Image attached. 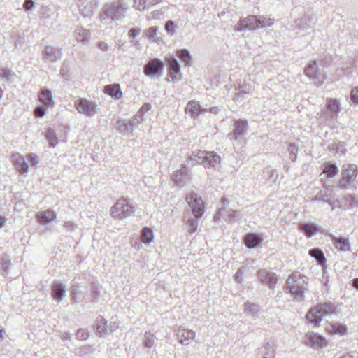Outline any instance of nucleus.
Returning <instances> with one entry per match:
<instances>
[{
  "label": "nucleus",
  "mask_w": 358,
  "mask_h": 358,
  "mask_svg": "<svg viewBox=\"0 0 358 358\" xmlns=\"http://www.w3.org/2000/svg\"><path fill=\"white\" fill-rule=\"evenodd\" d=\"M87 289L86 293L89 291L90 292L91 301H96L100 296V289L99 287V283L92 282L90 284L89 287H86Z\"/></svg>",
  "instance_id": "24"
},
{
  "label": "nucleus",
  "mask_w": 358,
  "mask_h": 358,
  "mask_svg": "<svg viewBox=\"0 0 358 358\" xmlns=\"http://www.w3.org/2000/svg\"><path fill=\"white\" fill-rule=\"evenodd\" d=\"M76 110L80 113H84L91 116L96 112V106L94 102L90 101L85 99H80L75 104Z\"/></svg>",
  "instance_id": "8"
},
{
  "label": "nucleus",
  "mask_w": 358,
  "mask_h": 358,
  "mask_svg": "<svg viewBox=\"0 0 358 358\" xmlns=\"http://www.w3.org/2000/svg\"><path fill=\"white\" fill-rule=\"evenodd\" d=\"M133 213V208L127 199H120L111 208V215L115 217L122 218L129 216Z\"/></svg>",
  "instance_id": "5"
},
{
  "label": "nucleus",
  "mask_w": 358,
  "mask_h": 358,
  "mask_svg": "<svg viewBox=\"0 0 358 358\" xmlns=\"http://www.w3.org/2000/svg\"><path fill=\"white\" fill-rule=\"evenodd\" d=\"M332 327L335 334H343L345 332V329L343 327H335L333 326Z\"/></svg>",
  "instance_id": "45"
},
{
  "label": "nucleus",
  "mask_w": 358,
  "mask_h": 358,
  "mask_svg": "<svg viewBox=\"0 0 358 358\" xmlns=\"http://www.w3.org/2000/svg\"><path fill=\"white\" fill-rule=\"evenodd\" d=\"M263 241V238L257 234L249 233L245 236V244L250 249L257 248Z\"/></svg>",
  "instance_id": "12"
},
{
  "label": "nucleus",
  "mask_w": 358,
  "mask_h": 358,
  "mask_svg": "<svg viewBox=\"0 0 358 358\" xmlns=\"http://www.w3.org/2000/svg\"><path fill=\"white\" fill-rule=\"evenodd\" d=\"M71 334L69 332H65L62 336V339L63 341L71 340Z\"/></svg>",
  "instance_id": "48"
},
{
  "label": "nucleus",
  "mask_w": 358,
  "mask_h": 358,
  "mask_svg": "<svg viewBox=\"0 0 358 358\" xmlns=\"http://www.w3.org/2000/svg\"><path fill=\"white\" fill-rule=\"evenodd\" d=\"M34 6V2L32 0H26L24 3V7L26 10H30Z\"/></svg>",
  "instance_id": "46"
},
{
  "label": "nucleus",
  "mask_w": 358,
  "mask_h": 358,
  "mask_svg": "<svg viewBox=\"0 0 358 358\" xmlns=\"http://www.w3.org/2000/svg\"><path fill=\"white\" fill-rule=\"evenodd\" d=\"M245 312L250 315L257 317H259L261 311V308L259 305L246 302L245 303Z\"/></svg>",
  "instance_id": "27"
},
{
  "label": "nucleus",
  "mask_w": 358,
  "mask_h": 358,
  "mask_svg": "<svg viewBox=\"0 0 358 358\" xmlns=\"http://www.w3.org/2000/svg\"><path fill=\"white\" fill-rule=\"evenodd\" d=\"M3 226H4V225H1V224H0V228H1V227H3Z\"/></svg>",
  "instance_id": "52"
},
{
  "label": "nucleus",
  "mask_w": 358,
  "mask_h": 358,
  "mask_svg": "<svg viewBox=\"0 0 358 358\" xmlns=\"http://www.w3.org/2000/svg\"><path fill=\"white\" fill-rule=\"evenodd\" d=\"M350 98L353 103H358V87L352 90Z\"/></svg>",
  "instance_id": "38"
},
{
  "label": "nucleus",
  "mask_w": 358,
  "mask_h": 358,
  "mask_svg": "<svg viewBox=\"0 0 358 358\" xmlns=\"http://www.w3.org/2000/svg\"><path fill=\"white\" fill-rule=\"evenodd\" d=\"M178 57L186 64L189 65L192 57L189 52L186 49L180 50L177 52Z\"/></svg>",
  "instance_id": "33"
},
{
  "label": "nucleus",
  "mask_w": 358,
  "mask_h": 358,
  "mask_svg": "<svg viewBox=\"0 0 358 358\" xmlns=\"http://www.w3.org/2000/svg\"><path fill=\"white\" fill-rule=\"evenodd\" d=\"M83 290L81 289V286L78 284L74 283L71 286V295L72 296V300L74 303H78V296L80 294L83 293Z\"/></svg>",
  "instance_id": "31"
},
{
  "label": "nucleus",
  "mask_w": 358,
  "mask_h": 358,
  "mask_svg": "<svg viewBox=\"0 0 358 358\" xmlns=\"http://www.w3.org/2000/svg\"><path fill=\"white\" fill-rule=\"evenodd\" d=\"M308 278L299 272H295L286 280L287 289L296 299L301 301L304 293L308 290Z\"/></svg>",
  "instance_id": "1"
},
{
  "label": "nucleus",
  "mask_w": 358,
  "mask_h": 358,
  "mask_svg": "<svg viewBox=\"0 0 358 358\" xmlns=\"http://www.w3.org/2000/svg\"><path fill=\"white\" fill-rule=\"evenodd\" d=\"M257 278L261 282L268 285L269 289H273L278 282V276L275 273L266 269H261L257 272Z\"/></svg>",
  "instance_id": "6"
},
{
  "label": "nucleus",
  "mask_w": 358,
  "mask_h": 358,
  "mask_svg": "<svg viewBox=\"0 0 358 358\" xmlns=\"http://www.w3.org/2000/svg\"><path fill=\"white\" fill-rule=\"evenodd\" d=\"M334 247L341 252L348 251L350 249L348 239L343 237L332 236Z\"/></svg>",
  "instance_id": "17"
},
{
  "label": "nucleus",
  "mask_w": 358,
  "mask_h": 358,
  "mask_svg": "<svg viewBox=\"0 0 358 358\" xmlns=\"http://www.w3.org/2000/svg\"><path fill=\"white\" fill-rule=\"evenodd\" d=\"M11 265L10 259L7 257H3L1 259V266L3 271L7 272Z\"/></svg>",
  "instance_id": "36"
},
{
  "label": "nucleus",
  "mask_w": 358,
  "mask_h": 358,
  "mask_svg": "<svg viewBox=\"0 0 358 358\" xmlns=\"http://www.w3.org/2000/svg\"><path fill=\"white\" fill-rule=\"evenodd\" d=\"M38 220L41 222H51L55 220L56 215L51 210H46L37 214Z\"/></svg>",
  "instance_id": "21"
},
{
  "label": "nucleus",
  "mask_w": 358,
  "mask_h": 358,
  "mask_svg": "<svg viewBox=\"0 0 358 358\" xmlns=\"http://www.w3.org/2000/svg\"><path fill=\"white\" fill-rule=\"evenodd\" d=\"M243 271L242 269H238L235 275V279L237 281V282L241 283L242 282L243 278Z\"/></svg>",
  "instance_id": "40"
},
{
  "label": "nucleus",
  "mask_w": 358,
  "mask_h": 358,
  "mask_svg": "<svg viewBox=\"0 0 358 358\" xmlns=\"http://www.w3.org/2000/svg\"><path fill=\"white\" fill-rule=\"evenodd\" d=\"M352 285L355 288L358 289V278L353 279Z\"/></svg>",
  "instance_id": "49"
},
{
  "label": "nucleus",
  "mask_w": 358,
  "mask_h": 358,
  "mask_svg": "<svg viewBox=\"0 0 358 358\" xmlns=\"http://www.w3.org/2000/svg\"><path fill=\"white\" fill-rule=\"evenodd\" d=\"M157 27H150L145 30V35L149 40H151L152 41H157L155 37L157 36Z\"/></svg>",
  "instance_id": "34"
},
{
  "label": "nucleus",
  "mask_w": 358,
  "mask_h": 358,
  "mask_svg": "<svg viewBox=\"0 0 358 358\" xmlns=\"http://www.w3.org/2000/svg\"><path fill=\"white\" fill-rule=\"evenodd\" d=\"M166 64L169 67L168 77L172 81L178 78V75L180 74V66L177 60L173 57H169L166 59Z\"/></svg>",
  "instance_id": "10"
},
{
  "label": "nucleus",
  "mask_w": 358,
  "mask_h": 358,
  "mask_svg": "<svg viewBox=\"0 0 358 358\" xmlns=\"http://www.w3.org/2000/svg\"><path fill=\"white\" fill-rule=\"evenodd\" d=\"M188 229H187V231L190 234H192L196 231L197 225H187Z\"/></svg>",
  "instance_id": "47"
},
{
  "label": "nucleus",
  "mask_w": 358,
  "mask_h": 358,
  "mask_svg": "<svg viewBox=\"0 0 358 358\" xmlns=\"http://www.w3.org/2000/svg\"><path fill=\"white\" fill-rule=\"evenodd\" d=\"M340 358H352V357L350 355L347 354V355H343Z\"/></svg>",
  "instance_id": "50"
},
{
  "label": "nucleus",
  "mask_w": 358,
  "mask_h": 358,
  "mask_svg": "<svg viewBox=\"0 0 358 358\" xmlns=\"http://www.w3.org/2000/svg\"><path fill=\"white\" fill-rule=\"evenodd\" d=\"M103 92L114 99H120L122 97V92L118 84L107 85L104 87Z\"/></svg>",
  "instance_id": "14"
},
{
  "label": "nucleus",
  "mask_w": 358,
  "mask_h": 358,
  "mask_svg": "<svg viewBox=\"0 0 358 358\" xmlns=\"http://www.w3.org/2000/svg\"><path fill=\"white\" fill-rule=\"evenodd\" d=\"M96 331L97 335L103 336L111 333L113 330L108 328L106 320L101 317L96 320Z\"/></svg>",
  "instance_id": "16"
},
{
  "label": "nucleus",
  "mask_w": 358,
  "mask_h": 358,
  "mask_svg": "<svg viewBox=\"0 0 358 358\" xmlns=\"http://www.w3.org/2000/svg\"><path fill=\"white\" fill-rule=\"evenodd\" d=\"M52 287L53 299L58 302L61 301L66 296V290L65 286L62 282H56L52 284Z\"/></svg>",
  "instance_id": "13"
},
{
  "label": "nucleus",
  "mask_w": 358,
  "mask_h": 358,
  "mask_svg": "<svg viewBox=\"0 0 358 358\" xmlns=\"http://www.w3.org/2000/svg\"><path fill=\"white\" fill-rule=\"evenodd\" d=\"M264 358H266V357H264Z\"/></svg>",
  "instance_id": "53"
},
{
  "label": "nucleus",
  "mask_w": 358,
  "mask_h": 358,
  "mask_svg": "<svg viewBox=\"0 0 358 358\" xmlns=\"http://www.w3.org/2000/svg\"><path fill=\"white\" fill-rule=\"evenodd\" d=\"M39 101L46 107H51L53 106V101L51 93L49 90H43L39 94Z\"/></svg>",
  "instance_id": "22"
},
{
  "label": "nucleus",
  "mask_w": 358,
  "mask_h": 358,
  "mask_svg": "<svg viewBox=\"0 0 358 358\" xmlns=\"http://www.w3.org/2000/svg\"><path fill=\"white\" fill-rule=\"evenodd\" d=\"M338 173L337 167L332 164H327L325 165L323 173L327 175V178H332Z\"/></svg>",
  "instance_id": "32"
},
{
  "label": "nucleus",
  "mask_w": 358,
  "mask_h": 358,
  "mask_svg": "<svg viewBox=\"0 0 358 358\" xmlns=\"http://www.w3.org/2000/svg\"><path fill=\"white\" fill-rule=\"evenodd\" d=\"M299 229L308 238L315 235L320 231L318 225H299Z\"/></svg>",
  "instance_id": "23"
},
{
  "label": "nucleus",
  "mask_w": 358,
  "mask_h": 358,
  "mask_svg": "<svg viewBox=\"0 0 358 358\" xmlns=\"http://www.w3.org/2000/svg\"><path fill=\"white\" fill-rule=\"evenodd\" d=\"M357 176V171L352 166H349L348 169L344 170L343 173V178L341 184L343 186L348 185L351 180H354Z\"/></svg>",
  "instance_id": "19"
},
{
  "label": "nucleus",
  "mask_w": 358,
  "mask_h": 358,
  "mask_svg": "<svg viewBox=\"0 0 358 358\" xmlns=\"http://www.w3.org/2000/svg\"><path fill=\"white\" fill-rule=\"evenodd\" d=\"M45 113V110L42 107H38L35 111L34 115L36 117H43Z\"/></svg>",
  "instance_id": "43"
},
{
  "label": "nucleus",
  "mask_w": 358,
  "mask_h": 358,
  "mask_svg": "<svg viewBox=\"0 0 358 358\" xmlns=\"http://www.w3.org/2000/svg\"><path fill=\"white\" fill-rule=\"evenodd\" d=\"M47 138H49L50 145L52 146H55L57 141L55 136L53 135V134L51 131H48Z\"/></svg>",
  "instance_id": "42"
},
{
  "label": "nucleus",
  "mask_w": 358,
  "mask_h": 358,
  "mask_svg": "<svg viewBox=\"0 0 358 358\" xmlns=\"http://www.w3.org/2000/svg\"><path fill=\"white\" fill-rule=\"evenodd\" d=\"M198 155H199V157L203 159V162H207L209 165L214 166L220 163V157L215 152L199 151Z\"/></svg>",
  "instance_id": "15"
},
{
  "label": "nucleus",
  "mask_w": 358,
  "mask_h": 358,
  "mask_svg": "<svg viewBox=\"0 0 358 358\" xmlns=\"http://www.w3.org/2000/svg\"><path fill=\"white\" fill-rule=\"evenodd\" d=\"M156 337L150 332L146 331L144 334L143 345L145 348H150L155 343Z\"/></svg>",
  "instance_id": "30"
},
{
  "label": "nucleus",
  "mask_w": 358,
  "mask_h": 358,
  "mask_svg": "<svg viewBox=\"0 0 358 358\" xmlns=\"http://www.w3.org/2000/svg\"><path fill=\"white\" fill-rule=\"evenodd\" d=\"M336 311V308L332 303H320L310 308L306 314V317L311 324L317 325L323 317L331 315Z\"/></svg>",
  "instance_id": "2"
},
{
  "label": "nucleus",
  "mask_w": 358,
  "mask_h": 358,
  "mask_svg": "<svg viewBox=\"0 0 358 358\" xmlns=\"http://www.w3.org/2000/svg\"><path fill=\"white\" fill-rule=\"evenodd\" d=\"M328 108L333 113H338L339 111V103L335 99H331L329 101Z\"/></svg>",
  "instance_id": "35"
},
{
  "label": "nucleus",
  "mask_w": 358,
  "mask_h": 358,
  "mask_svg": "<svg viewBox=\"0 0 358 358\" xmlns=\"http://www.w3.org/2000/svg\"><path fill=\"white\" fill-rule=\"evenodd\" d=\"M27 158L32 166H36L38 163V159L36 155L33 154H29L27 155Z\"/></svg>",
  "instance_id": "39"
},
{
  "label": "nucleus",
  "mask_w": 358,
  "mask_h": 358,
  "mask_svg": "<svg viewBox=\"0 0 358 358\" xmlns=\"http://www.w3.org/2000/svg\"><path fill=\"white\" fill-rule=\"evenodd\" d=\"M12 157L13 159L14 165L18 172L23 174L28 171V164L24 160L23 157L15 155H13Z\"/></svg>",
  "instance_id": "20"
},
{
  "label": "nucleus",
  "mask_w": 358,
  "mask_h": 358,
  "mask_svg": "<svg viewBox=\"0 0 358 358\" xmlns=\"http://www.w3.org/2000/svg\"><path fill=\"white\" fill-rule=\"evenodd\" d=\"M201 111V108L199 103L195 101H190L185 108V112L189 113L191 117L195 118L198 117Z\"/></svg>",
  "instance_id": "18"
},
{
  "label": "nucleus",
  "mask_w": 358,
  "mask_h": 358,
  "mask_svg": "<svg viewBox=\"0 0 358 358\" xmlns=\"http://www.w3.org/2000/svg\"><path fill=\"white\" fill-rule=\"evenodd\" d=\"M76 338L79 340H86L88 338V333L84 329H79L76 333Z\"/></svg>",
  "instance_id": "37"
},
{
  "label": "nucleus",
  "mask_w": 358,
  "mask_h": 358,
  "mask_svg": "<svg viewBox=\"0 0 358 358\" xmlns=\"http://www.w3.org/2000/svg\"><path fill=\"white\" fill-rule=\"evenodd\" d=\"M306 343L313 348H322L327 345L325 338L315 333H310L306 336Z\"/></svg>",
  "instance_id": "11"
},
{
  "label": "nucleus",
  "mask_w": 358,
  "mask_h": 358,
  "mask_svg": "<svg viewBox=\"0 0 358 358\" xmlns=\"http://www.w3.org/2000/svg\"><path fill=\"white\" fill-rule=\"evenodd\" d=\"M308 254L313 258L315 259L320 265H322L326 262V258L324 257V252L319 248L310 249L308 252Z\"/></svg>",
  "instance_id": "26"
},
{
  "label": "nucleus",
  "mask_w": 358,
  "mask_h": 358,
  "mask_svg": "<svg viewBox=\"0 0 358 358\" xmlns=\"http://www.w3.org/2000/svg\"><path fill=\"white\" fill-rule=\"evenodd\" d=\"M154 238L153 231L151 228L145 227L141 231V241L145 244H150Z\"/></svg>",
  "instance_id": "25"
},
{
  "label": "nucleus",
  "mask_w": 358,
  "mask_h": 358,
  "mask_svg": "<svg viewBox=\"0 0 358 358\" xmlns=\"http://www.w3.org/2000/svg\"><path fill=\"white\" fill-rule=\"evenodd\" d=\"M164 68L163 63L158 59L149 61L144 67V73L148 76H158Z\"/></svg>",
  "instance_id": "7"
},
{
  "label": "nucleus",
  "mask_w": 358,
  "mask_h": 358,
  "mask_svg": "<svg viewBox=\"0 0 358 358\" xmlns=\"http://www.w3.org/2000/svg\"><path fill=\"white\" fill-rule=\"evenodd\" d=\"M305 74L309 78H315L317 73L316 62L315 61L310 62L305 68Z\"/></svg>",
  "instance_id": "29"
},
{
  "label": "nucleus",
  "mask_w": 358,
  "mask_h": 358,
  "mask_svg": "<svg viewBox=\"0 0 358 358\" xmlns=\"http://www.w3.org/2000/svg\"><path fill=\"white\" fill-rule=\"evenodd\" d=\"M247 127V122L243 120H238L234 123V135L235 138H238L239 136L243 134Z\"/></svg>",
  "instance_id": "28"
},
{
  "label": "nucleus",
  "mask_w": 358,
  "mask_h": 358,
  "mask_svg": "<svg viewBox=\"0 0 358 358\" xmlns=\"http://www.w3.org/2000/svg\"><path fill=\"white\" fill-rule=\"evenodd\" d=\"M139 34H140L139 29L133 28L129 30L128 35L129 37L134 38L136 37V36L138 35Z\"/></svg>",
  "instance_id": "44"
},
{
  "label": "nucleus",
  "mask_w": 358,
  "mask_h": 358,
  "mask_svg": "<svg viewBox=\"0 0 358 358\" xmlns=\"http://www.w3.org/2000/svg\"><path fill=\"white\" fill-rule=\"evenodd\" d=\"M175 331L178 341L182 345H189L192 341L195 340L196 333L193 330L179 327Z\"/></svg>",
  "instance_id": "9"
},
{
  "label": "nucleus",
  "mask_w": 358,
  "mask_h": 358,
  "mask_svg": "<svg viewBox=\"0 0 358 358\" xmlns=\"http://www.w3.org/2000/svg\"><path fill=\"white\" fill-rule=\"evenodd\" d=\"M273 22L271 19H258L255 15H250L245 18L241 19L236 28L237 31H242L244 29H256L260 27L266 26H271Z\"/></svg>",
  "instance_id": "3"
},
{
  "label": "nucleus",
  "mask_w": 358,
  "mask_h": 358,
  "mask_svg": "<svg viewBox=\"0 0 358 358\" xmlns=\"http://www.w3.org/2000/svg\"><path fill=\"white\" fill-rule=\"evenodd\" d=\"M165 29L168 32H173L175 29V24H174L173 22L171 21V20L168 21L166 23Z\"/></svg>",
  "instance_id": "41"
},
{
  "label": "nucleus",
  "mask_w": 358,
  "mask_h": 358,
  "mask_svg": "<svg viewBox=\"0 0 358 358\" xmlns=\"http://www.w3.org/2000/svg\"><path fill=\"white\" fill-rule=\"evenodd\" d=\"M185 200L191 208L193 215L196 217H201L205 211V205L203 199L196 194L191 192L188 194Z\"/></svg>",
  "instance_id": "4"
},
{
  "label": "nucleus",
  "mask_w": 358,
  "mask_h": 358,
  "mask_svg": "<svg viewBox=\"0 0 358 358\" xmlns=\"http://www.w3.org/2000/svg\"><path fill=\"white\" fill-rule=\"evenodd\" d=\"M4 222V217L0 215V224H3Z\"/></svg>",
  "instance_id": "51"
}]
</instances>
